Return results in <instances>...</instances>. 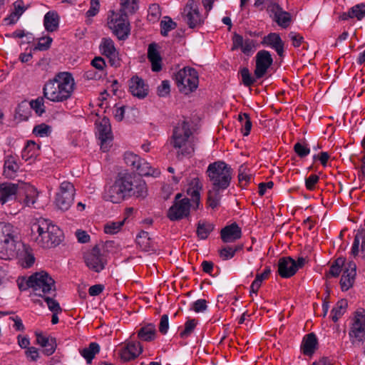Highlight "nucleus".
I'll list each match as a JSON object with an SVG mask.
<instances>
[{
	"mask_svg": "<svg viewBox=\"0 0 365 365\" xmlns=\"http://www.w3.org/2000/svg\"><path fill=\"white\" fill-rule=\"evenodd\" d=\"M346 259L344 257H338L331 264L329 271L326 273V277L329 278L331 277H337L339 276L343 267L345 265Z\"/></svg>",
	"mask_w": 365,
	"mask_h": 365,
	"instance_id": "obj_34",
	"label": "nucleus"
},
{
	"mask_svg": "<svg viewBox=\"0 0 365 365\" xmlns=\"http://www.w3.org/2000/svg\"><path fill=\"white\" fill-rule=\"evenodd\" d=\"M121 9H120V12L125 13H134L138 9L137 6V0H121L120 2Z\"/></svg>",
	"mask_w": 365,
	"mask_h": 365,
	"instance_id": "obj_41",
	"label": "nucleus"
},
{
	"mask_svg": "<svg viewBox=\"0 0 365 365\" xmlns=\"http://www.w3.org/2000/svg\"><path fill=\"white\" fill-rule=\"evenodd\" d=\"M267 10L270 16L273 17L274 19L276 16H278L279 14L282 11V8L277 3H273L271 1L270 4L267 6Z\"/></svg>",
	"mask_w": 365,
	"mask_h": 365,
	"instance_id": "obj_58",
	"label": "nucleus"
},
{
	"mask_svg": "<svg viewBox=\"0 0 365 365\" xmlns=\"http://www.w3.org/2000/svg\"><path fill=\"white\" fill-rule=\"evenodd\" d=\"M31 148V155L29 158H26L24 159L25 161L29 162V165L32 164L34 162L36 156L38 155L39 151V145H36L34 141L29 140L26 143V145L24 146V152Z\"/></svg>",
	"mask_w": 365,
	"mask_h": 365,
	"instance_id": "obj_40",
	"label": "nucleus"
},
{
	"mask_svg": "<svg viewBox=\"0 0 365 365\" xmlns=\"http://www.w3.org/2000/svg\"><path fill=\"white\" fill-rule=\"evenodd\" d=\"M100 351V346L96 342H91L88 347L83 349L80 352L83 357H84L87 363L90 364L95 355Z\"/></svg>",
	"mask_w": 365,
	"mask_h": 365,
	"instance_id": "obj_37",
	"label": "nucleus"
},
{
	"mask_svg": "<svg viewBox=\"0 0 365 365\" xmlns=\"http://www.w3.org/2000/svg\"><path fill=\"white\" fill-rule=\"evenodd\" d=\"M27 232L31 241L45 249L55 247L63 240L62 230L43 218L32 220Z\"/></svg>",
	"mask_w": 365,
	"mask_h": 365,
	"instance_id": "obj_3",
	"label": "nucleus"
},
{
	"mask_svg": "<svg viewBox=\"0 0 365 365\" xmlns=\"http://www.w3.org/2000/svg\"><path fill=\"white\" fill-rule=\"evenodd\" d=\"M19 166L16 163L13 156H8L4 161L3 175L9 179H13L16 176V173Z\"/></svg>",
	"mask_w": 365,
	"mask_h": 365,
	"instance_id": "obj_28",
	"label": "nucleus"
},
{
	"mask_svg": "<svg viewBox=\"0 0 365 365\" xmlns=\"http://www.w3.org/2000/svg\"><path fill=\"white\" fill-rule=\"evenodd\" d=\"M294 150L297 153V155L302 158L306 157L310 153L309 148H308L307 145H304L299 142L297 143L294 145Z\"/></svg>",
	"mask_w": 365,
	"mask_h": 365,
	"instance_id": "obj_53",
	"label": "nucleus"
},
{
	"mask_svg": "<svg viewBox=\"0 0 365 365\" xmlns=\"http://www.w3.org/2000/svg\"><path fill=\"white\" fill-rule=\"evenodd\" d=\"M75 191L72 183L67 181L63 182L56 196V207L62 211L68 210L73 202Z\"/></svg>",
	"mask_w": 365,
	"mask_h": 365,
	"instance_id": "obj_9",
	"label": "nucleus"
},
{
	"mask_svg": "<svg viewBox=\"0 0 365 365\" xmlns=\"http://www.w3.org/2000/svg\"><path fill=\"white\" fill-rule=\"evenodd\" d=\"M206 175L212 186L207 192V204L215 209L220 205L221 192L230 186L232 169L224 161L218 160L208 165Z\"/></svg>",
	"mask_w": 365,
	"mask_h": 365,
	"instance_id": "obj_2",
	"label": "nucleus"
},
{
	"mask_svg": "<svg viewBox=\"0 0 365 365\" xmlns=\"http://www.w3.org/2000/svg\"><path fill=\"white\" fill-rule=\"evenodd\" d=\"M349 12L351 18L356 17L360 21L365 16V4H356L349 9Z\"/></svg>",
	"mask_w": 365,
	"mask_h": 365,
	"instance_id": "obj_45",
	"label": "nucleus"
},
{
	"mask_svg": "<svg viewBox=\"0 0 365 365\" xmlns=\"http://www.w3.org/2000/svg\"><path fill=\"white\" fill-rule=\"evenodd\" d=\"M129 91L133 96L140 99L145 98L148 94V86L138 76H133L129 81Z\"/></svg>",
	"mask_w": 365,
	"mask_h": 365,
	"instance_id": "obj_18",
	"label": "nucleus"
},
{
	"mask_svg": "<svg viewBox=\"0 0 365 365\" xmlns=\"http://www.w3.org/2000/svg\"><path fill=\"white\" fill-rule=\"evenodd\" d=\"M297 272L295 260L291 257H284L279 259L278 273L283 278H289Z\"/></svg>",
	"mask_w": 365,
	"mask_h": 365,
	"instance_id": "obj_19",
	"label": "nucleus"
},
{
	"mask_svg": "<svg viewBox=\"0 0 365 365\" xmlns=\"http://www.w3.org/2000/svg\"><path fill=\"white\" fill-rule=\"evenodd\" d=\"M272 63L273 58L269 51L266 50L258 51L256 55V66L255 70L256 78H262Z\"/></svg>",
	"mask_w": 365,
	"mask_h": 365,
	"instance_id": "obj_15",
	"label": "nucleus"
},
{
	"mask_svg": "<svg viewBox=\"0 0 365 365\" xmlns=\"http://www.w3.org/2000/svg\"><path fill=\"white\" fill-rule=\"evenodd\" d=\"M255 42L254 40L247 38L245 40V42L243 43V46L241 48V50L242 53H244L246 55H249L250 53L252 51V48L255 47Z\"/></svg>",
	"mask_w": 365,
	"mask_h": 365,
	"instance_id": "obj_64",
	"label": "nucleus"
},
{
	"mask_svg": "<svg viewBox=\"0 0 365 365\" xmlns=\"http://www.w3.org/2000/svg\"><path fill=\"white\" fill-rule=\"evenodd\" d=\"M347 307L348 302L346 299H342L338 301L331 312L332 321L336 322L345 313Z\"/></svg>",
	"mask_w": 365,
	"mask_h": 365,
	"instance_id": "obj_36",
	"label": "nucleus"
},
{
	"mask_svg": "<svg viewBox=\"0 0 365 365\" xmlns=\"http://www.w3.org/2000/svg\"><path fill=\"white\" fill-rule=\"evenodd\" d=\"M26 283L28 288L33 289L35 295L41 297L56 292L54 279L45 271L36 272L32 274Z\"/></svg>",
	"mask_w": 365,
	"mask_h": 365,
	"instance_id": "obj_7",
	"label": "nucleus"
},
{
	"mask_svg": "<svg viewBox=\"0 0 365 365\" xmlns=\"http://www.w3.org/2000/svg\"><path fill=\"white\" fill-rule=\"evenodd\" d=\"M100 48L102 53L106 56H115L116 54L114 43L110 38H103Z\"/></svg>",
	"mask_w": 365,
	"mask_h": 365,
	"instance_id": "obj_38",
	"label": "nucleus"
},
{
	"mask_svg": "<svg viewBox=\"0 0 365 365\" xmlns=\"http://www.w3.org/2000/svg\"><path fill=\"white\" fill-rule=\"evenodd\" d=\"M232 40V51L238 49L240 48H241L245 42V40L243 39L242 36H241L237 33H235L233 34Z\"/></svg>",
	"mask_w": 365,
	"mask_h": 365,
	"instance_id": "obj_59",
	"label": "nucleus"
},
{
	"mask_svg": "<svg viewBox=\"0 0 365 365\" xmlns=\"http://www.w3.org/2000/svg\"><path fill=\"white\" fill-rule=\"evenodd\" d=\"M242 83L245 86H251L256 81V77H252L247 68L244 67L240 70Z\"/></svg>",
	"mask_w": 365,
	"mask_h": 365,
	"instance_id": "obj_49",
	"label": "nucleus"
},
{
	"mask_svg": "<svg viewBox=\"0 0 365 365\" xmlns=\"http://www.w3.org/2000/svg\"><path fill=\"white\" fill-rule=\"evenodd\" d=\"M74 85V79L71 73H58L45 83L43 97L53 102H63L71 96Z\"/></svg>",
	"mask_w": 365,
	"mask_h": 365,
	"instance_id": "obj_4",
	"label": "nucleus"
},
{
	"mask_svg": "<svg viewBox=\"0 0 365 365\" xmlns=\"http://www.w3.org/2000/svg\"><path fill=\"white\" fill-rule=\"evenodd\" d=\"M143 351V347L140 342L130 341L120 351V356L124 361L135 359Z\"/></svg>",
	"mask_w": 365,
	"mask_h": 365,
	"instance_id": "obj_20",
	"label": "nucleus"
},
{
	"mask_svg": "<svg viewBox=\"0 0 365 365\" xmlns=\"http://www.w3.org/2000/svg\"><path fill=\"white\" fill-rule=\"evenodd\" d=\"M222 240L225 243L233 242L241 238V228L235 222L225 226L220 231Z\"/></svg>",
	"mask_w": 365,
	"mask_h": 365,
	"instance_id": "obj_21",
	"label": "nucleus"
},
{
	"mask_svg": "<svg viewBox=\"0 0 365 365\" xmlns=\"http://www.w3.org/2000/svg\"><path fill=\"white\" fill-rule=\"evenodd\" d=\"M175 82L179 91L185 94L192 92L198 86V74L196 70L185 67L175 74Z\"/></svg>",
	"mask_w": 365,
	"mask_h": 365,
	"instance_id": "obj_8",
	"label": "nucleus"
},
{
	"mask_svg": "<svg viewBox=\"0 0 365 365\" xmlns=\"http://www.w3.org/2000/svg\"><path fill=\"white\" fill-rule=\"evenodd\" d=\"M14 8L9 16L4 19L6 25H13L16 24L21 16L23 14V1H16L13 4Z\"/></svg>",
	"mask_w": 365,
	"mask_h": 365,
	"instance_id": "obj_27",
	"label": "nucleus"
},
{
	"mask_svg": "<svg viewBox=\"0 0 365 365\" xmlns=\"http://www.w3.org/2000/svg\"><path fill=\"white\" fill-rule=\"evenodd\" d=\"M59 16L54 11H48L44 16L43 24L46 31L53 32L58 27Z\"/></svg>",
	"mask_w": 365,
	"mask_h": 365,
	"instance_id": "obj_30",
	"label": "nucleus"
},
{
	"mask_svg": "<svg viewBox=\"0 0 365 365\" xmlns=\"http://www.w3.org/2000/svg\"><path fill=\"white\" fill-rule=\"evenodd\" d=\"M220 257L222 260L232 259L235 255L232 250V247L226 246L219 250Z\"/></svg>",
	"mask_w": 365,
	"mask_h": 365,
	"instance_id": "obj_56",
	"label": "nucleus"
},
{
	"mask_svg": "<svg viewBox=\"0 0 365 365\" xmlns=\"http://www.w3.org/2000/svg\"><path fill=\"white\" fill-rule=\"evenodd\" d=\"M192 135L190 128V123L183 120L179 122L174 128L173 135L170 140V144L175 148L178 149V156H185L194 151V148L190 145L188 139Z\"/></svg>",
	"mask_w": 365,
	"mask_h": 365,
	"instance_id": "obj_6",
	"label": "nucleus"
},
{
	"mask_svg": "<svg viewBox=\"0 0 365 365\" xmlns=\"http://www.w3.org/2000/svg\"><path fill=\"white\" fill-rule=\"evenodd\" d=\"M261 43L264 46H269L274 48L279 56L284 53V42L279 35L277 33H270L265 36Z\"/></svg>",
	"mask_w": 365,
	"mask_h": 365,
	"instance_id": "obj_22",
	"label": "nucleus"
},
{
	"mask_svg": "<svg viewBox=\"0 0 365 365\" xmlns=\"http://www.w3.org/2000/svg\"><path fill=\"white\" fill-rule=\"evenodd\" d=\"M43 354L46 356H51L53 354L56 349V339L50 337L49 341H47L46 346H43Z\"/></svg>",
	"mask_w": 365,
	"mask_h": 365,
	"instance_id": "obj_55",
	"label": "nucleus"
},
{
	"mask_svg": "<svg viewBox=\"0 0 365 365\" xmlns=\"http://www.w3.org/2000/svg\"><path fill=\"white\" fill-rule=\"evenodd\" d=\"M99 0H91V7L86 12L88 17L96 16L99 11Z\"/></svg>",
	"mask_w": 365,
	"mask_h": 365,
	"instance_id": "obj_63",
	"label": "nucleus"
},
{
	"mask_svg": "<svg viewBox=\"0 0 365 365\" xmlns=\"http://www.w3.org/2000/svg\"><path fill=\"white\" fill-rule=\"evenodd\" d=\"M356 274V264L354 262H349L344 267L340 280V284L342 291H347L349 288H351L353 286Z\"/></svg>",
	"mask_w": 365,
	"mask_h": 365,
	"instance_id": "obj_17",
	"label": "nucleus"
},
{
	"mask_svg": "<svg viewBox=\"0 0 365 365\" xmlns=\"http://www.w3.org/2000/svg\"><path fill=\"white\" fill-rule=\"evenodd\" d=\"M52 41V38L50 36L39 38L38 43L33 48V51L48 50L51 46Z\"/></svg>",
	"mask_w": 365,
	"mask_h": 365,
	"instance_id": "obj_44",
	"label": "nucleus"
},
{
	"mask_svg": "<svg viewBox=\"0 0 365 365\" xmlns=\"http://www.w3.org/2000/svg\"><path fill=\"white\" fill-rule=\"evenodd\" d=\"M108 24L118 39L124 40L128 36L130 24L126 14H113Z\"/></svg>",
	"mask_w": 365,
	"mask_h": 365,
	"instance_id": "obj_10",
	"label": "nucleus"
},
{
	"mask_svg": "<svg viewBox=\"0 0 365 365\" xmlns=\"http://www.w3.org/2000/svg\"><path fill=\"white\" fill-rule=\"evenodd\" d=\"M274 21L282 28H287L291 21V16L288 12L281 11L278 16H276Z\"/></svg>",
	"mask_w": 365,
	"mask_h": 365,
	"instance_id": "obj_50",
	"label": "nucleus"
},
{
	"mask_svg": "<svg viewBox=\"0 0 365 365\" xmlns=\"http://www.w3.org/2000/svg\"><path fill=\"white\" fill-rule=\"evenodd\" d=\"M207 308V301L203 299H197L192 304V309L195 312H202Z\"/></svg>",
	"mask_w": 365,
	"mask_h": 365,
	"instance_id": "obj_57",
	"label": "nucleus"
},
{
	"mask_svg": "<svg viewBox=\"0 0 365 365\" xmlns=\"http://www.w3.org/2000/svg\"><path fill=\"white\" fill-rule=\"evenodd\" d=\"M43 298L46 302L48 309L52 312H61L62 309L61 308L58 302L56 300L53 299V298L52 297H46V295L43 297Z\"/></svg>",
	"mask_w": 365,
	"mask_h": 365,
	"instance_id": "obj_54",
	"label": "nucleus"
},
{
	"mask_svg": "<svg viewBox=\"0 0 365 365\" xmlns=\"http://www.w3.org/2000/svg\"><path fill=\"white\" fill-rule=\"evenodd\" d=\"M215 225L205 220H200L197 225V235L200 240H205L213 231Z\"/></svg>",
	"mask_w": 365,
	"mask_h": 365,
	"instance_id": "obj_32",
	"label": "nucleus"
},
{
	"mask_svg": "<svg viewBox=\"0 0 365 365\" xmlns=\"http://www.w3.org/2000/svg\"><path fill=\"white\" fill-rule=\"evenodd\" d=\"M158 94L159 96L164 97L170 93V83L168 81H163L160 86L158 87Z\"/></svg>",
	"mask_w": 365,
	"mask_h": 365,
	"instance_id": "obj_60",
	"label": "nucleus"
},
{
	"mask_svg": "<svg viewBox=\"0 0 365 365\" xmlns=\"http://www.w3.org/2000/svg\"><path fill=\"white\" fill-rule=\"evenodd\" d=\"M197 324V321L195 319L187 320L185 324L184 330L180 333V337L187 338V336H189L194 331Z\"/></svg>",
	"mask_w": 365,
	"mask_h": 365,
	"instance_id": "obj_48",
	"label": "nucleus"
},
{
	"mask_svg": "<svg viewBox=\"0 0 365 365\" xmlns=\"http://www.w3.org/2000/svg\"><path fill=\"white\" fill-rule=\"evenodd\" d=\"M238 120L241 123L243 135L245 136L248 135L252 128V122L249 115L245 113H240L238 116Z\"/></svg>",
	"mask_w": 365,
	"mask_h": 365,
	"instance_id": "obj_39",
	"label": "nucleus"
},
{
	"mask_svg": "<svg viewBox=\"0 0 365 365\" xmlns=\"http://www.w3.org/2000/svg\"><path fill=\"white\" fill-rule=\"evenodd\" d=\"M168 316L167 314H163L160 318V322L159 324V331L163 334H165L168 332Z\"/></svg>",
	"mask_w": 365,
	"mask_h": 365,
	"instance_id": "obj_62",
	"label": "nucleus"
},
{
	"mask_svg": "<svg viewBox=\"0 0 365 365\" xmlns=\"http://www.w3.org/2000/svg\"><path fill=\"white\" fill-rule=\"evenodd\" d=\"M124 224V220L118 222H109L104 225V232L106 234L114 235L120 231Z\"/></svg>",
	"mask_w": 365,
	"mask_h": 365,
	"instance_id": "obj_43",
	"label": "nucleus"
},
{
	"mask_svg": "<svg viewBox=\"0 0 365 365\" xmlns=\"http://www.w3.org/2000/svg\"><path fill=\"white\" fill-rule=\"evenodd\" d=\"M98 131L101 140V149L103 152H106L108 150V144L112 141L111 127L108 118H102L98 125Z\"/></svg>",
	"mask_w": 365,
	"mask_h": 365,
	"instance_id": "obj_16",
	"label": "nucleus"
},
{
	"mask_svg": "<svg viewBox=\"0 0 365 365\" xmlns=\"http://www.w3.org/2000/svg\"><path fill=\"white\" fill-rule=\"evenodd\" d=\"M30 345L29 340L24 336V355L27 360L31 362H36L41 358L40 353L37 348L34 346H29Z\"/></svg>",
	"mask_w": 365,
	"mask_h": 365,
	"instance_id": "obj_35",
	"label": "nucleus"
},
{
	"mask_svg": "<svg viewBox=\"0 0 365 365\" xmlns=\"http://www.w3.org/2000/svg\"><path fill=\"white\" fill-rule=\"evenodd\" d=\"M147 195L148 187L143 180H135L128 173H119L113 182L106 187L103 198L113 203H119L130 197L143 199Z\"/></svg>",
	"mask_w": 365,
	"mask_h": 365,
	"instance_id": "obj_1",
	"label": "nucleus"
},
{
	"mask_svg": "<svg viewBox=\"0 0 365 365\" xmlns=\"http://www.w3.org/2000/svg\"><path fill=\"white\" fill-rule=\"evenodd\" d=\"M43 98L38 97L34 101L30 102L31 108L35 110L38 115H41L45 113V106L43 104Z\"/></svg>",
	"mask_w": 365,
	"mask_h": 365,
	"instance_id": "obj_51",
	"label": "nucleus"
},
{
	"mask_svg": "<svg viewBox=\"0 0 365 365\" xmlns=\"http://www.w3.org/2000/svg\"><path fill=\"white\" fill-rule=\"evenodd\" d=\"M51 133V127L45 123L37 125L33 129V133L39 137L48 136Z\"/></svg>",
	"mask_w": 365,
	"mask_h": 365,
	"instance_id": "obj_47",
	"label": "nucleus"
},
{
	"mask_svg": "<svg viewBox=\"0 0 365 365\" xmlns=\"http://www.w3.org/2000/svg\"><path fill=\"white\" fill-rule=\"evenodd\" d=\"M36 258L29 246L24 245V269L31 267L35 263Z\"/></svg>",
	"mask_w": 365,
	"mask_h": 365,
	"instance_id": "obj_46",
	"label": "nucleus"
},
{
	"mask_svg": "<svg viewBox=\"0 0 365 365\" xmlns=\"http://www.w3.org/2000/svg\"><path fill=\"white\" fill-rule=\"evenodd\" d=\"M182 16L190 29L199 27L204 23V18L194 0L187 1L182 12Z\"/></svg>",
	"mask_w": 365,
	"mask_h": 365,
	"instance_id": "obj_11",
	"label": "nucleus"
},
{
	"mask_svg": "<svg viewBox=\"0 0 365 365\" xmlns=\"http://www.w3.org/2000/svg\"><path fill=\"white\" fill-rule=\"evenodd\" d=\"M38 195V192L34 186L24 182V205L29 207L34 205Z\"/></svg>",
	"mask_w": 365,
	"mask_h": 365,
	"instance_id": "obj_29",
	"label": "nucleus"
},
{
	"mask_svg": "<svg viewBox=\"0 0 365 365\" xmlns=\"http://www.w3.org/2000/svg\"><path fill=\"white\" fill-rule=\"evenodd\" d=\"M318 341L314 333L307 334L302 341L301 346L303 354L306 356H312L317 348Z\"/></svg>",
	"mask_w": 365,
	"mask_h": 365,
	"instance_id": "obj_25",
	"label": "nucleus"
},
{
	"mask_svg": "<svg viewBox=\"0 0 365 365\" xmlns=\"http://www.w3.org/2000/svg\"><path fill=\"white\" fill-rule=\"evenodd\" d=\"M202 188V185L197 178H195L192 180L190 187L187 188V193L191 197L193 202L195 204V207H194L195 209L199 207L200 200V191Z\"/></svg>",
	"mask_w": 365,
	"mask_h": 365,
	"instance_id": "obj_26",
	"label": "nucleus"
},
{
	"mask_svg": "<svg viewBox=\"0 0 365 365\" xmlns=\"http://www.w3.org/2000/svg\"><path fill=\"white\" fill-rule=\"evenodd\" d=\"M155 334L156 329L155 325L153 324H148L139 329L138 336L141 340L150 341L155 339Z\"/></svg>",
	"mask_w": 365,
	"mask_h": 365,
	"instance_id": "obj_33",
	"label": "nucleus"
},
{
	"mask_svg": "<svg viewBox=\"0 0 365 365\" xmlns=\"http://www.w3.org/2000/svg\"><path fill=\"white\" fill-rule=\"evenodd\" d=\"M148 58L151 62L153 71L158 72L162 69V58L158 51V45L156 43H152L148 46Z\"/></svg>",
	"mask_w": 365,
	"mask_h": 365,
	"instance_id": "obj_24",
	"label": "nucleus"
},
{
	"mask_svg": "<svg viewBox=\"0 0 365 365\" xmlns=\"http://www.w3.org/2000/svg\"><path fill=\"white\" fill-rule=\"evenodd\" d=\"M135 168V170L140 175L158 177L160 175L158 170L153 169L150 164L143 159L140 160Z\"/></svg>",
	"mask_w": 365,
	"mask_h": 365,
	"instance_id": "obj_31",
	"label": "nucleus"
},
{
	"mask_svg": "<svg viewBox=\"0 0 365 365\" xmlns=\"http://www.w3.org/2000/svg\"><path fill=\"white\" fill-rule=\"evenodd\" d=\"M319 178L317 175H311L305 180V185L307 190H313L315 185L319 182Z\"/></svg>",
	"mask_w": 365,
	"mask_h": 365,
	"instance_id": "obj_61",
	"label": "nucleus"
},
{
	"mask_svg": "<svg viewBox=\"0 0 365 365\" xmlns=\"http://www.w3.org/2000/svg\"><path fill=\"white\" fill-rule=\"evenodd\" d=\"M20 240L21 235L12 225L0 222V259H9L18 256L16 243Z\"/></svg>",
	"mask_w": 365,
	"mask_h": 365,
	"instance_id": "obj_5",
	"label": "nucleus"
},
{
	"mask_svg": "<svg viewBox=\"0 0 365 365\" xmlns=\"http://www.w3.org/2000/svg\"><path fill=\"white\" fill-rule=\"evenodd\" d=\"M83 259L86 266L92 271L98 273L105 268L107 263L105 257L101 254L98 245L94 246L91 250L86 252Z\"/></svg>",
	"mask_w": 365,
	"mask_h": 365,
	"instance_id": "obj_12",
	"label": "nucleus"
},
{
	"mask_svg": "<svg viewBox=\"0 0 365 365\" xmlns=\"http://www.w3.org/2000/svg\"><path fill=\"white\" fill-rule=\"evenodd\" d=\"M124 160L125 163L128 166H130L133 169H135L137 165L140 163L139 161L140 160V158L133 153H125Z\"/></svg>",
	"mask_w": 365,
	"mask_h": 365,
	"instance_id": "obj_52",
	"label": "nucleus"
},
{
	"mask_svg": "<svg viewBox=\"0 0 365 365\" xmlns=\"http://www.w3.org/2000/svg\"><path fill=\"white\" fill-rule=\"evenodd\" d=\"M177 26V24L174 22L170 17H165V20L162 21L160 23L161 27V34L163 36H168V34L170 31L175 29Z\"/></svg>",
	"mask_w": 365,
	"mask_h": 365,
	"instance_id": "obj_42",
	"label": "nucleus"
},
{
	"mask_svg": "<svg viewBox=\"0 0 365 365\" xmlns=\"http://www.w3.org/2000/svg\"><path fill=\"white\" fill-rule=\"evenodd\" d=\"M19 189V185L11 182L0 183V202L2 205L15 196Z\"/></svg>",
	"mask_w": 365,
	"mask_h": 365,
	"instance_id": "obj_23",
	"label": "nucleus"
},
{
	"mask_svg": "<svg viewBox=\"0 0 365 365\" xmlns=\"http://www.w3.org/2000/svg\"><path fill=\"white\" fill-rule=\"evenodd\" d=\"M190 202L187 197H184L178 202H174L168 211V217L171 221H178L187 217L190 215Z\"/></svg>",
	"mask_w": 365,
	"mask_h": 365,
	"instance_id": "obj_13",
	"label": "nucleus"
},
{
	"mask_svg": "<svg viewBox=\"0 0 365 365\" xmlns=\"http://www.w3.org/2000/svg\"><path fill=\"white\" fill-rule=\"evenodd\" d=\"M364 312V309L355 312L354 322L349 332V336L353 339V344L355 340L361 341L365 338V315Z\"/></svg>",
	"mask_w": 365,
	"mask_h": 365,
	"instance_id": "obj_14",
	"label": "nucleus"
}]
</instances>
